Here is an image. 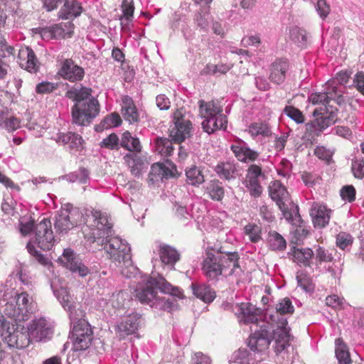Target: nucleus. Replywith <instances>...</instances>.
<instances>
[{"mask_svg": "<svg viewBox=\"0 0 364 364\" xmlns=\"http://www.w3.org/2000/svg\"><path fill=\"white\" fill-rule=\"evenodd\" d=\"M284 113L297 124L304 122V116L302 112L293 106H286L284 109Z\"/></svg>", "mask_w": 364, "mask_h": 364, "instance_id": "nucleus-52", "label": "nucleus"}, {"mask_svg": "<svg viewBox=\"0 0 364 364\" xmlns=\"http://www.w3.org/2000/svg\"><path fill=\"white\" fill-rule=\"evenodd\" d=\"M193 294L205 303H211L215 298V292L209 285L205 284H191Z\"/></svg>", "mask_w": 364, "mask_h": 364, "instance_id": "nucleus-35", "label": "nucleus"}, {"mask_svg": "<svg viewBox=\"0 0 364 364\" xmlns=\"http://www.w3.org/2000/svg\"><path fill=\"white\" fill-rule=\"evenodd\" d=\"M333 92L328 86H326L324 92H314L310 95L309 100L314 105H319L313 112L314 116L326 113L328 109L327 105L330 100L333 97Z\"/></svg>", "mask_w": 364, "mask_h": 364, "instance_id": "nucleus-21", "label": "nucleus"}, {"mask_svg": "<svg viewBox=\"0 0 364 364\" xmlns=\"http://www.w3.org/2000/svg\"><path fill=\"white\" fill-rule=\"evenodd\" d=\"M296 280L298 287H301L306 292H310L314 290L312 282L306 275H297Z\"/></svg>", "mask_w": 364, "mask_h": 364, "instance_id": "nucleus-62", "label": "nucleus"}, {"mask_svg": "<svg viewBox=\"0 0 364 364\" xmlns=\"http://www.w3.org/2000/svg\"><path fill=\"white\" fill-rule=\"evenodd\" d=\"M269 196L276 202L284 218L293 225H299L301 218L298 206H294L289 198L286 187L279 181H275L269 186Z\"/></svg>", "mask_w": 364, "mask_h": 364, "instance_id": "nucleus-9", "label": "nucleus"}, {"mask_svg": "<svg viewBox=\"0 0 364 364\" xmlns=\"http://www.w3.org/2000/svg\"><path fill=\"white\" fill-rule=\"evenodd\" d=\"M53 330L48 320L41 317L32 320L27 329L17 323L3 321L0 326V338L11 348L27 347L31 341L46 342L53 336Z\"/></svg>", "mask_w": 364, "mask_h": 364, "instance_id": "nucleus-3", "label": "nucleus"}, {"mask_svg": "<svg viewBox=\"0 0 364 364\" xmlns=\"http://www.w3.org/2000/svg\"><path fill=\"white\" fill-rule=\"evenodd\" d=\"M163 168L164 164H162L156 163L151 166L149 173V181L151 183L163 181Z\"/></svg>", "mask_w": 364, "mask_h": 364, "instance_id": "nucleus-53", "label": "nucleus"}, {"mask_svg": "<svg viewBox=\"0 0 364 364\" xmlns=\"http://www.w3.org/2000/svg\"><path fill=\"white\" fill-rule=\"evenodd\" d=\"M53 294L63 308L68 314L70 321H73L79 317L84 316L83 311L77 309L76 304L72 299L67 289L61 287L59 289H53Z\"/></svg>", "mask_w": 364, "mask_h": 364, "instance_id": "nucleus-16", "label": "nucleus"}, {"mask_svg": "<svg viewBox=\"0 0 364 364\" xmlns=\"http://www.w3.org/2000/svg\"><path fill=\"white\" fill-rule=\"evenodd\" d=\"M56 240L51 228V222L47 218L43 219L34 229V235L28 243H33L43 250H50L54 246Z\"/></svg>", "mask_w": 364, "mask_h": 364, "instance_id": "nucleus-13", "label": "nucleus"}, {"mask_svg": "<svg viewBox=\"0 0 364 364\" xmlns=\"http://www.w3.org/2000/svg\"><path fill=\"white\" fill-rule=\"evenodd\" d=\"M235 157L240 161L249 163L255 161L259 157V153L250 149L243 140L237 139L230 146Z\"/></svg>", "mask_w": 364, "mask_h": 364, "instance_id": "nucleus-20", "label": "nucleus"}, {"mask_svg": "<svg viewBox=\"0 0 364 364\" xmlns=\"http://www.w3.org/2000/svg\"><path fill=\"white\" fill-rule=\"evenodd\" d=\"M240 256L236 252H215L206 250L201 262V270L205 278L216 283L223 277L240 275Z\"/></svg>", "mask_w": 364, "mask_h": 364, "instance_id": "nucleus-4", "label": "nucleus"}, {"mask_svg": "<svg viewBox=\"0 0 364 364\" xmlns=\"http://www.w3.org/2000/svg\"><path fill=\"white\" fill-rule=\"evenodd\" d=\"M186 181L193 186H199L205 181V177L202 170L196 166H191L186 169Z\"/></svg>", "mask_w": 364, "mask_h": 364, "instance_id": "nucleus-39", "label": "nucleus"}, {"mask_svg": "<svg viewBox=\"0 0 364 364\" xmlns=\"http://www.w3.org/2000/svg\"><path fill=\"white\" fill-rule=\"evenodd\" d=\"M231 68V66L228 64H210L208 63L201 70V75H215L216 73L225 74Z\"/></svg>", "mask_w": 364, "mask_h": 364, "instance_id": "nucleus-49", "label": "nucleus"}, {"mask_svg": "<svg viewBox=\"0 0 364 364\" xmlns=\"http://www.w3.org/2000/svg\"><path fill=\"white\" fill-rule=\"evenodd\" d=\"M269 245L272 250L283 251L286 249L287 242L285 239L280 234L274 231L269 232Z\"/></svg>", "mask_w": 364, "mask_h": 364, "instance_id": "nucleus-44", "label": "nucleus"}, {"mask_svg": "<svg viewBox=\"0 0 364 364\" xmlns=\"http://www.w3.org/2000/svg\"><path fill=\"white\" fill-rule=\"evenodd\" d=\"M315 266L316 269H320L323 263L333 262L334 258L332 253L320 245L315 246Z\"/></svg>", "mask_w": 364, "mask_h": 364, "instance_id": "nucleus-41", "label": "nucleus"}, {"mask_svg": "<svg viewBox=\"0 0 364 364\" xmlns=\"http://www.w3.org/2000/svg\"><path fill=\"white\" fill-rule=\"evenodd\" d=\"M316 118L306 124V131L314 135H318L326 128L334 122L335 114L333 111H327L325 114L316 116Z\"/></svg>", "mask_w": 364, "mask_h": 364, "instance_id": "nucleus-23", "label": "nucleus"}, {"mask_svg": "<svg viewBox=\"0 0 364 364\" xmlns=\"http://www.w3.org/2000/svg\"><path fill=\"white\" fill-rule=\"evenodd\" d=\"M19 65L29 73H36L38 70V61L33 50L26 47L18 53Z\"/></svg>", "mask_w": 364, "mask_h": 364, "instance_id": "nucleus-26", "label": "nucleus"}, {"mask_svg": "<svg viewBox=\"0 0 364 364\" xmlns=\"http://www.w3.org/2000/svg\"><path fill=\"white\" fill-rule=\"evenodd\" d=\"M100 145L102 148L118 150L120 145L119 139L115 133H112L104 139Z\"/></svg>", "mask_w": 364, "mask_h": 364, "instance_id": "nucleus-55", "label": "nucleus"}, {"mask_svg": "<svg viewBox=\"0 0 364 364\" xmlns=\"http://www.w3.org/2000/svg\"><path fill=\"white\" fill-rule=\"evenodd\" d=\"M315 9L322 19H325L331 11V6L326 0H318L315 4Z\"/></svg>", "mask_w": 364, "mask_h": 364, "instance_id": "nucleus-58", "label": "nucleus"}, {"mask_svg": "<svg viewBox=\"0 0 364 364\" xmlns=\"http://www.w3.org/2000/svg\"><path fill=\"white\" fill-rule=\"evenodd\" d=\"M58 73L63 79L71 82L81 81L85 76L84 69L72 59H65L62 62Z\"/></svg>", "mask_w": 364, "mask_h": 364, "instance_id": "nucleus-17", "label": "nucleus"}, {"mask_svg": "<svg viewBox=\"0 0 364 364\" xmlns=\"http://www.w3.org/2000/svg\"><path fill=\"white\" fill-rule=\"evenodd\" d=\"M240 323L249 324L257 322V308L250 303L237 304L233 309Z\"/></svg>", "mask_w": 364, "mask_h": 364, "instance_id": "nucleus-22", "label": "nucleus"}, {"mask_svg": "<svg viewBox=\"0 0 364 364\" xmlns=\"http://www.w3.org/2000/svg\"><path fill=\"white\" fill-rule=\"evenodd\" d=\"M270 331L267 326H262L259 331L255 330L248 338V347L240 348L234 352L230 361L238 364H258L264 358V352L268 349L270 344Z\"/></svg>", "mask_w": 364, "mask_h": 364, "instance_id": "nucleus-6", "label": "nucleus"}, {"mask_svg": "<svg viewBox=\"0 0 364 364\" xmlns=\"http://www.w3.org/2000/svg\"><path fill=\"white\" fill-rule=\"evenodd\" d=\"M81 3L77 0H65L63 6L58 12L60 19L73 21L80 16L82 12Z\"/></svg>", "mask_w": 364, "mask_h": 364, "instance_id": "nucleus-25", "label": "nucleus"}, {"mask_svg": "<svg viewBox=\"0 0 364 364\" xmlns=\"http://www.w3.org/2000/svg\"><path fill=\"white\" fill-rule=\"evenodd\" d=\"M214 171L221 179L230 181L236 178V166L230 162H220L218 164L215 166Z\"/></svg>", "mask_w": 364, "mask_h": 364, "instance_id": "nucleus-36", "label": "nucleus"}, {"mask_svg": "<svg viewBox=\"0 0 364 364\" xmlns=\"http://www.w3.org/2000/svg\"><path fill=\"white\" fill-rule=\"evenodd\" d=\"M173 127L170 129V137L172 141L181 143L191 136L193 125L186 117V111L181 107L176 109L173 114Z\"/></svg>", "mask_w": 364, "mask_h": 364, "instance_id": "nucleus-11", "label": "nucleus"}, {"mask_svg": "<svg viewBox=\"0 0 364 364\" xmlns=\"http://www.w3.org/2000/svg\"><path fill=\"white\" fill-rule=\"evenodd\" d=\"M244 232L253 243H257L262 240V228L256 224L249 223L245 225Z\"/></svg>", "mask_w": 364, "mask_h": 364, "instance_id": "nucleus-47", "label": "nucleus"}, {"mask_svg": "<svg viewBox=\"0 0 364 364\" xmlns=\"http://www.w3.org/2000/svg\"><path fill=\"white\" fill-rule=\"evenodd\" d=\"M122 16L120 18L121 24L125 26L132 20L134 11L133 0H123L122 3Z\"/></svg>", "mask_w": 364, "mask_h": 364, "instance_id": "nucleus-45", "label": "nucleus"}, {"mask_svg": "<svg viewBox=\"0 0 364 364\" xmlns=\"http://www.w3.org/2000/svg\"><path fill=\"white\" fill-rule=\"evenodd\" d=\"M20 127V121L18 118L10 114L3 124L1 128L5 129L8 132H14Z\"/></svg>", "mask_w": 364, "mask_h": 364, "instance_id": "nucleus-63", "label": "nucleus"}, {"mask_svg": "<svg viewBox=\"0 0 364 364\" xmlns=\"http://www.w3.org/2000/svg\"><path fill=\"white\" fill-rule=\"evenodd\" d=\"M27 250L39 264L45 267H49L51 264L50 259L44 255L40 253L31 243H28Z\"/></svg>", "mask_w": 364, "mask_h": 364, "instance_id": "nucleus-54", "label": "nucleus"}, {"mask_svg": "<svg viewBox=\"0 0 364 364\" xmlns=\"http://www.w3.org/2000/svg\"><path fill=\"white\" fill-rule=\"evenodd\" d=\"M32 299L26 292L5 291L0 298V314L16 321H25L34 311Z\"/></svg>", "mask_w": 364, "mask_h": 364, "instance_id": "nucleus-8", "label": "nucleus"}, {"mask_svg": "<svg viewBox=\"0 0 364 364\" xmlns=\"http://www.w3.org/2000/svg\"><path fill=\"white\" fill-rule=\"evenodd\" d=\"M140 316L136 313H132L122 318L117 326V331L120 336L134 334L138 330Z\"/></svg>", "mask_w": 364, "mask_h": 364, "instance_id": "nucleus-24", "label": "nucleus"}, {"mask_svg": "<svg viewBox=\"0 0 364 364\" xmlns=\"http://www.w3.org/2000/svg\"><path fill=\"white\" fill-rule=\"evenodd\" d=\"M120 146L131 152H136V154L140 152L142 148L139 139L133 136L128 131L122 134Z\"/></svg>", "mask_w": 364, "mask_h": 364, "instance_id": "nucleus-37", "label": "nucleus"}, {"mask_svg": "<svg viewBox=\"0 0 364 364\" xmlns=\"http://www.w3.org/2000/svg\"><path fill=\"white\" fill-rule=\"evenodd\" d=\"M206 191L213 200L220 201L225 195V190L222 182L219 180H211L206 186Z\"/></svg>", "mask_w": 364, "mask_h": 364, "instance_id": "nucleus-40", "label": "nucleus"}, {"mask_svg": "<svg viewBox=\"0 0 364 364\" xmlns=\"http://www.w3.org/2000/svg\"><path fill=\"white\" fill-rule=\"evenodd\" d=\"M351 171L356 178H364V159L362 157L355 158L352 160Z\"/></svg>", "mask_w": 364, "mask_h": 364, "instance_id": "nucleus-56", "label": "nucleus"}, {"mask_svg": "<svg viewBox=\"0 0 364 364\" xmlns=\"http://www.w3.org/2000/svg\"><path fill=\"white\" fill-rule=\"evenodd\" d=\"M58 262L73 273L85 277L90 273L89 269L82 262L76 253L70 248L65 249Z\"/></svg>", "mask_w": 364, "mask_h": 364, "instance_id": "nucleus-15", "label": "nucleus"}, {"mask_svg": "<svg viewBox=\"0 0 364 364\" xmlns=\"http://www.w3.org/2000/svg\"><path fill=\"white\" fill-rule=\"evenodd\" d=\"M289 70V63L286 60H277L271 65L269 79L277 85L282 84L285 78L286 73Z\"/></svg>", "mask_w": 364, "mask_h": 364, "instance_id": "nucleus-29", "label": "nucleus"}, {"mask_svg": "<svg viewBox=\"0 0 364 364\" xmlns=\"http://www.w3.org/2000/svg\"><path fill=\"white\" fill-rule=\"evenodd\" d=\"M264 177L262 168L256 164H252L247 170L242 183L248 190L251 196L258 198L262 195V187L260 184V178Z\"/></svg>", "mask_w": 364, "mask_h": 364, "instance_id": "nucleus-14", "label": "nucleus"}, {"mask_svg": "<svg viewBox=\"0 0 364 364\" xmlns=\"http://www.w3.org/2000/svg\"><path fill=\"white\" fill-rule=\"evenodd\" d=\"M335 353L338 364H350L351 359L347 345L341 338L335 341Z\"/></svg>", "mask_w": 364, "mask_h": 364, "instance_id": "nucleus-38", "label": "nucleus"}, {"mask_svg": "<svg viewBox=\"0 0 364 364\" xmlns=\"http://www.w3.org/2000/svg\"><path fill=\"white\" fill-rule=\"evenodd\" d=\"M199 112L201 118L217 117L223 114V108L218 102L213 100L205 102L200 100L198 102Z\"/></svg>", "mask_w": 364, "mask_h": 364, "instance_id": "nucleus-33", "label": "nucleus"}, {"mask_svg": "<svg viewBox=\"0 0 364 364\" xmlns=\"http://www.w3.org/2000/svg\"><path fill=\"white\" fill-rule=\"evenodd\" d=\"M291 39L299 46H304L307 42V32L297 26L293 27L289 31Z\"/></svg>", "mask_w": 364, "mask_h": 364, "instance_id": "nucleus-48", "label": "nucleus"}, {"mask_svg": "<svg viewBox=\"0 0 364 364\" xmlns=\"http://www.w3.org/2000/svg\"><path fill=\"white\" fill-rule=\"evenodd\" d=\"M136 296L143 303L158 309L172 312L178 309L177 300L183 294L178 287L172 286L164 277L145 275L136 289Z\"/></svg>", "mask_w": 364, "mask_h": 364, "instance_id": "nucleus-2", "label": "nucleus"}, {"mask_svg": "<svg viewBox=\"0 0 364 364\" xmlns=\"http://www.w3.org/2000/svg\"><path fill=\"white\" fill-rule=\"evenodd\" d=\"M82 215L78 209L62 208L55 216L54 226L56 232L60 235L66 234L69 230L80 225Z\"/></svg>", "mask_w": 364, "mask_h": 364, "instance_id": "nucleus-12", "label": "nucleus"}, {"mask_svg": "<svg viewBox=\"0 0 364 364\" xmlns=\"http://www.w3.org/2000/svg\"><path fill=\"white\" fill-rule=\"evenodd\" d=\"M124 159L131 173L135 177H139L144 169L146 168L145 158L136 153H128L124 156Z\"/></svg>", "mask_w": 364, "mask_h": 364, "instance_id": "nucleus-28", "label": "nucleus"}, {"mask_svg": "<svg viewBox=\"0 0 364 364\" xmlns=\"http://www.w3.org/2000/svg\"><path fill=\"white\" fill-rule=\"evenodd\" d=\"M16 204V203L11 196L5 197L1 204V210L8 215L16 216L18 215L14 207Z\"/></svg>", "mask_w": 364, "mask_h": 364, "instance_id": "nucleus-57", "label": "nucleus"}, {"mask_svg": "<svg viewBox=\"0 0 364 364\" xmlns=\"http://www.w3.org/2000/svg\"><path fill=\"white\" fill-rule=\"evenodd\" d=\"M88 218L92 221L90 225L92 228V242L103 247L109 258L120 268L122 275L131 278L136 269L132 265L129 244L117 236H112V224L105 213L94 210Z\"/></svg>", "mask_w": 364, "mask_h": 364, "instance_id": "nucleus-1", "label": "nucleus"}, {"mask_svg": "<svg viewBox=\"0 0 364 364\" xmlns=\"http://www.w3.org/2000/svg\"><path fill=\"white\" fill-rule=\"evenodd\" d=\"M309 213L314 227L323 228L329 223L331 210L322 203L314 202L311 205Z\"/></svg>", "mask_w": 364, "mask_h": 364, "instance_id": "nucleus-18", "label": "nucleus"}, {"mask_svg": "<svg viewBox=\"0 0 364 364\" xmlns=\"http://www.w3.org/2000/svg\"><path fill=\"white\" fill-rule=\"evenodd\" d=\"M355 189L353 186H345L341 190V196L343 200L353 202L355 199Z\"/></svg>", "mask_w": 364, "mask_h": 364, "instance_id": "nucleus-61", "label": "nucleus"}, {"mask_svg": "<svg viewBox=\"0 0 364 364\" xmlns=\"http://www.w3.org/2000/svg\"><path fill=\"white\" fill-rule=\"evenodd\" d=\"M235 157L240 161L249 163L255 161L259 157V153L250 149L243 140L237 139L230 146Z\"/></svg>", "mask_w": 364, "mask_h": 364, "instance_id": "nucleus-19", "label": "nucleus"}, {"mask_svg": "<svg viewBox=\"0 0 364 364\" xmlns=\"http://www.w3.org/2000/svg\"><path fill=\"white\" fill-rule=\"evenodd\" d=\"M349 74L347 71H341L338 73L335 77L329 80L326 85L329 87L334 93V95L341 93L342 91L338 90V85H344L348 82L349 79Z\"/></svg>", "mask_w": 364, "mask_h": 364, "instance_id": "nucleus-43", "label": "nucleus"}, {"mask_svg": "<svg viewBox=\"0 0 364 364\" xmlns=\"http://www.w3.org/2000/svg\"><path fill=\"white\" fill-rule=\"evenodd\" d=\"M201 123L203 131L208 134H212L217 129H225L228 119L225 114H219L217 117H203Z\"/></svg>", "mask_w": 364, "mask_h": 364, "instance_id": "nucleus-31", "label": "nucleus"}, {"mask_svg": "<svg viewBox=\"0 0 364 364\" xmlns=\"http://www.w3.org/2000/svg\"><path fill=\"white\" fill-rule=\"evenodd\" d=\"M121 113L126 122L134 124L139 122V113L132 98L128 95H123L121 98Z\"/></svg>", "mask_w": 364, "mask_h": 364, "instance_id": "nucleus-27", "label": "nucleus"}, {"mask_svg": "<svg viewBox=\"0 0 364 364\" xmlns=\"http://www.w3.org/2000/svg\"><path fill=\"white\" fill-rule=\"evenodd\" d=\"M66 97L75 103L72 107L73 123L80 126L90 124L100 112V104L92 95V89L82 85L68 90Z\"/></svg>", "mask_w": 364, "mask_h": 364, "instance_id": "nucleus-5", "label": "nucleus"}, {"mask_svg": "<svg viewBox=\"0 0 364 364\" xmlns=\"http://www.w3.org/2000/svg\"><path fill=\"white\" fill-rule=\"evenodd\" d=\"M33 220L30 218L22 217L19 218L20 232L26 235L28 234L33 228Z\"/></svg>", "mask_w": 364, "mask_h": 364, "instance_id": "nucleus-60", "label": "nucleus"}, {"mask_svg": "<svg viewBox=\"0 0 364 364\" xmlns=\"http://www.w3.org/2000/svg\"><path fill=\"white\" fill-rule=\"evenodd\" d=\"M289 255L294 262L301 267H310L312 263V258L314 255V251L311 248H297L294 247Z\"/></svg>", "mask_w": 364, "mask_h": 364, "instance_id": "nucleus-32", "label": "nucleus"}, {"mask_svg": "<svg viewBox=\"0 0 364 364\" xmlns=\"http://www.w3.org/2000/svg\"><path fill=\"white\" fill-rule=\"evenodd\" d=\"M55 140L59 145L68 144L70 151H78L83 141L81 136L72 132H60L57 134Z\"/></svg>", "mask_w": 364, "mask_h": 364, "instance_id": "nucleus-30", "label": "nucleus"}, {"mask_svg": "<svg viewBox=\"0 0 364 364\" xmlns=\"http://www.w3.org/2000/svg\"><path fill=\"white\" fill-rule=\"evenodd\" d=\"M71 331V338L73 343V348L75 351H81L87 349L92 341L93 333L89 323L82 317H79L73 321Z\"/></svg>", "mask_w": 364, "mask_h": 364, "instance_id": "nucleus-10", "label": "nucleus"}, {"mask_svg": "<svg viewBox=\"0 0 364 364\" xmlns=\"http://www.w3.org/2000/svg\"><path fill=\"white\" fill-rule=\"evenodd\" d=\"M249 133L252 136H269L272 134V131L269 125L266 123H252L249 126Z\"/></svg>", "mask_w": 364, "mask_h": 364, "instance_id": "nucleus-46", "label": "nucleus"}, {"mask_svg": "<svg viewBox=\"0 0 364 364\" xmlns=\"http://www.w3.org/2000/svg\"><path fill=\"white\" fill-rule=\"evenodd\" d=\"M159 256L162 263L172 267L180 259L178 251L174 247L165 244L159 246Z\"/></svg>", "mask_w": 364, "mask_h": 364, "instance_id": "nucleus-34", "label": "nucleus"}, {"mask_svg": "<svg viewBox=\"0 0 364 364\" xmlns=\"http://www.w3.org/2000/svg\"><path fill=\"white\" fill-rule=\"evenodd\" d=\"M122 124L121 117L118 113L113 112L107 115L97 126V131H102L103 129H108L113 127H119Z\"/></svg>", "mask_w": 364, "mask_h": 364, "instance_id": "nucleus-42", "label": "nucleus"}, {"mask_svg": "<svg viewBox=\"0 0 364 364\" xmlns=\"http://www.w3.org/2000/svg\"><path fill=\"white\" fill-rule=\"evenodd\" d=\"M58 87V85L48 81H43L36 87V92L38 94H48L53 92Z\"/></svg>", "mask_w": 364, "mask_h": 364, "instance_id": "nucleus-59", "label": "nucleus"}, {"mask_svg": "<svg viewBox=\"0 0 364 364\" xmlns=\"http://www.w3.org/2000/svg\"><path fill=\"white\" fill-rule=\"evenodd\" d=\"M277 315L271 316L272 321H276L272 326V338L275 341V353L277 355L285 354L290 347L289 328L287 327V320L283 316L286 314L294 312V308L289 298H284L276 306Z\"/></svg>", "mask_w": 364, "mask_h": 364, "instance_id": "nucleus-7", "label": "nucleus"}, {"mask_svg": "<svg viewBox=\"0 0 364 364\" xmlns=\"http://www.w3.org/2000/svg\"><path fill=\"white\" fill-rule=\"evenodd\" d=\"M156 149L163 156H170L173 153L172 142L166 139H159L156 141Z\"/></svg>", "mask_w": 364, "mask_h": 364, "instance_id": "nucleus-51", "label": "nucleus"}, {"mask_svg": "<svg viewBox=\"0 0 364 364\" xmlns=\"http://www.w3.org/2000/svg\"><path fill=\"white\" fill-rule=\"evenodd\" d=\"M353 86L359 92L364 95V72H358L354 75Z\"/></svg>", "mask_w": 364, "mask_h": 364, "instance_id": "nucleus-64", "label": "nucleus"}, {"mask_svg": "<svg viewBox=\"0 0 364 364\" xmlns=\"http://www.w3.org/2000/svg\"><path fill=\"white\" fill-rule=\"evenodd\" d=\"M353 242L352 235L346 232H341L336 235V243L338 248L342 250H348Z\"/></svg>", "mask_w": 364, "mask_h": 364, "instance_id": "nucleus-50", "label": "nucleus"}]
</instances>
